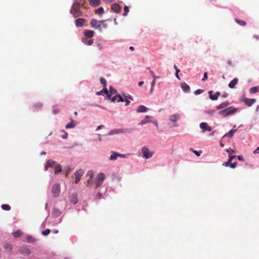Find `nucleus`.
<instances>
[{
  "label": "nucleus",
  "mask_w": 259,
  "mask_h": 259,
  "mask_svg": "<svg viewBox=\"0 0 259 259\" xmlns=\"http://www.w3.org/2000/svg\"><path fill=\"white\" fill-rule=\"evenodd\" d=\"M112 10L116 13H119L121 10V7L118 4L114 3L111 6Z\"/></svg>",
  "instance_id": "16"
},
{
  "label": "nucleus",
  "mask_w": 259,
  "mask_h": 259,
  "mask_svg": "<svg viewBox=\"0 0 259 259\" xmlns=\"http://www.w3.org/2000/svg\"><path fill=\"white\" fill-rule=\"evenodd\" d=\"M181 117V115L180 114H175L173 115H171L169 117V119L170 121L172 122H175L177 120H178Z\"/></svg>",
  "instance_id": "14"
},
{
  "label": "nucleus",
  "mask_w": 259,
  "mask_h": 259,
  "mask_svg": "<svg viewBox=\"0 0 259 259\" xmlns=\"http://www.w3.org/2000/svg\"><path fill=\"white\" fill-rule=\"evenodd\" d=\"M100 82L101 83L103 86V90H104V93L105 95H106L107 97L109 100L111 99V95H109L108 91L107 90V89L106 88V79L103 77H100Z\"/></svg>",
  "instance_id": "6"
},
{
  "label": "nucleus",
  "mask_w": 259,
  "mask_h": 259,
  "mask_svg": "<svg viewBox=\"0 0 259 259\" xmlns=\"http://www.w3.org/2000/svg\"><path fill=\"white\" fill-rule=\"evenodd\" d=\"M52 192L55 197L58 196L60 193V185L58 184L54 185L52 188Z\"/></svg>",
  "instance_id": "7"
},
{
  "label": "nucleus",
  "mask_w": 259,
  "mask_h": 259,
  "mask_svg": "<svg viewBox=\"0 0 259 259\" xmlns=\"http://www.w3.org/2000/svg\"><path fill=\"white\" fill-rule=\"evenodd\" d=\"M112 154L111 155L110 159L111 160H115L117 159L118 157V153H116L115 152H112Z\"/></svg>",
  "instance_id": "32"
},
{
  "label": "nucleus",
  "mask_w": 259,
  "mask_h": 259,
  "mask_svg": "<svg viewBox=\"0 0 259 259\" xmlns=\"http://www.w3.org/2000/svg\"><path fill=\"white\" fill-rule=\"evenodd\" d=\"M104 94H105L104 93V90L103 89V90H102V91H100V92H97V93H96V95H98V96H100V95H103V96H104Z\"/></svg>",
  "instance_id": "52"
},
{
  "label": "nucleus",
  "mask_w": 259,
  "mask_h": 259,
  "mask_svg": "<svg viewBox=\"0 0 259 259\" xmlns=\"http://www.w3.org/2000/svg\"><path fill=\"white\" fill-rule=\"evenodd\" d=\"M203 91H204L202 90L198 89L195 91V94L196 95H199V94L202 93L203 92Z\"/></svg>",
  "instance_id": "49"
},
{
  "label": "nucleus",
  "mask_w": 259,
  "mask_h": 259,
  "mask_svg": "<svg viewBox=\"0 0 259 259\" xmlns=\"http://www.w3.org/2000/svg\"><path fill=\"white\" fill-rule=\"evenodd\" d=\"M42 106V104L40 103H37L33 106V107L36 109H40Z\"/></svg>",
  "instance_id": "45"
},
{
  "label": "nucleus",
  "mask_w": 259,
  "mask_h": 259,
  "mask_svg": "<svg viewBox=\"0 0 259 259\" xmlns=\"http://www.w3.org/2000/svg\"><path fill=\"white\" fill-rule=\"evenodd\" d=\"M26 240L28 242L32 243V242H34L35 241V239L32 236H31L30 235L27 236L26 237Z\"/></svg>",
  "instance_id": "35"
},
{
  "label": "nucleus",
  "mask_w": 259,
  "mask_h": 259,
  "mask_svg": "<svg viewBox=\"0 0 259 259\" xmlns=\"http://www.w3.org/2000/svg\"><path fill=\"white\" fill-rule=\"evenodd\" d=\"M238 79L237 78H234L228 84V87L231 89H233L238 83Z\"/></svg>",
  "instance_id": "20"
},
{
  "label": "nucleus",
  "mask_w": 259,
  "mask_h": 259,
  "mask_svg": "<svg viewBox=\"0 0 259 259\" xmlns=\"http://www.w3.org/2000/svg\"><path fill=\"white\" fill-rule=\"evenodd\" d=\"M141 153L146 159L151 158L153 155V152H150L147 147H143L141 149Z\"/></svg>",
  "instance_id": "4"
},
{
  "label": "nucleus",
  "mask_w": 259,
  "mask_h": 259,
  "mask_svg": "<svg viewBox=\"0 0 259 259\" xmlns=\"http://www.w3.org/2000/svg\"><path fill=\"white\" fill-rule=\"evenodd\" d=\"M62 132L64 133V135L62 136V138L64 139H67L68 137V134L64 131H63Z\"/></svg>",
  "instance_id": "50"
},
{
  "label": "nucleus",
  "mask_w": 259,
  "mask_h": 259,
  "mask_svg": "<svg viewBox=\"0 0 259 259\" xmlns=\"http://www.w3.org/2000/svg\"><path fill=\"white\" fill-rule=\"evenodd\" d=\"M127 131V130H124L122 128L120 129H114L110 131L108 134V135H113L115 134H118L120 133H123L126 132Z\"/></svg>",
  "instance_id": "11"
},
{
  "label": "nucleus",
  "mask_w": 259,
  "mask_h": 259,
  "mask_svg": "<svg viewBox=\"0 0 259 259\" xmlns=\"http://www.w3.org/2000/svg\"><path fill=\"white\" fill-rule=\"evenodd\" d=\"M237 131V129H232L231 130H230L228 133H226L225 135H224V137H233V135L234 134V133Z\"/></svg>",
  "instance_id": "26"
},
{
  "label": "nucleus",
  "mask_w": 259,
  "mask_h": 259,
  "mask_svg": "<svg viewBox=\"0 0 259 259\" xmlns=\"http://www.w3.org/2000/svg\"><path fill=\"white\" fill-rule=\"evenodd\" d=\"M87 183H88V186H92V184H93V182H92V179H90V180H88Z\"/></svg>",
  "instance_id": "58"
},
{
  "label": "nucleus",
  "mask_w": 259,
  "mask_h": 259,
  "mask_svg": "<svg viewBox=\"0 0 259 259\" xmlns=\"http://www.w3.org/2000/svg\"><path fill=\"white\" fill-rule=\"evenodd\" d=\"M226 152H228V153L229 154V155H231L234 153H235V151L234 150H232V149L231 148H229V149H226Z\"/></svg>",
  "instance_id": "46"
},
{
  "label": "nucleus",
  "mask_w": 259,
  "mask_h": 259,
  "mask_svg": "<svg viewBox=\"0 0 259 259\" xmlns=\"http://www.w3.org/2000/svg\"><path fill=\"white\" fill-rule=\"evenodd\" d=\"M83 42L88 45V46H90V45H92L93 44V39H90V40H85V39H83Z\"/></svg>",
  "instance_id": "39"
},
{
  "label": "nucleus",
  "mask_w": 259,
  "mask_h": 259,
  "mask_svg": "<svg viewBox=\"0 0 259 259\" xmlns=\"http://www.w3.org/2000/svg\"><path fill=\"white\" fill-rule=\"evenodd\" d=\"M182 90L186 93H188L190 91L189 86L185 82L182 83L181 84Z\"/></svg>",
  "instance_id": "21"
},
{
  "label": "nucleus",
  "mask_w": 259,
  "mask_h": 259,
  "mask_svg": "<svg viewBox=\"0 0 259 259\" xmlns=\"http://www.w3.org/2000/svg\"><path fill=\"white\" fill-rule=\"evenodd\" d=\"M235 22L238 24L239 25H241L242 26H245L246 25V22L243 20H240L237 19H235Z\"/></svg>",
  "instance_id": "33"
},
{
  "label": "nucleus",
  "mask_w": 259,
  "mask_h": 259,
  "mask_svg": "<svg viewBox=\"0 0 259 259\" xmlns=\"http://www.w3.org/2000/svg\"><path fill=\"white\" fill-rule=\"evenodd\" d=\"M90 25L92 27L98 29L100 31H102L101 21H98L95 19H92L90 21Z\"/></svg>",
  "instance_id": "3"
},
{
  "label": "nucleus",
  "mask_w": 259,
  "mask_h": 259,
  "mask_svg": "<svg viewBox=\"0 0 259 259\" xmlns=\"http://www.w3.org/2000/svg\"><path fill=\"white\" fill-rule=\"evenodd\" d=\"M191 150L197 156H199L200 155V153L199 152L195 151V150H193L192 149H191Z\"/></svg>",
  "instance_id": "53"
},
{
  "label": "nucleus",
  "mask_w": 259,
  "mask_h": 259,
  "mask_svg": "<svg viewBox=\"0 0 259 259\" xmlns=\"http://www.w3.org/2000/svg\"><path fill=\"white\" fill-rule=\"evenodd\" d=\"M20 252L25 255H28L30 254L31 251L29 248L25 247H22L19 249Z\"/></svg>",
  "instance_id": "15"
},
{
  "label": "nucleus",
  "mask_w": 259,
  "mask_h": 259,
  "mask_svg": "<svg viewBox=\"0 0 259 259\" xmlns=\"http://www.w3.org/2000/svg\"><path fill=\"white\" fill-rule=\"evenodd\" d=\"M97 46H98V48L99 49V50H101L103 49V47L102 46V45L101 44H98Z\"/></svg>",
  "instance_id": "59"
},
{
  "label": "nucleus",
  "mask_w": 259,
  "mask_h": 259,
  "mask_svg": "<svg viewBox=\"0 0 259 259\" xmlns=\"http://www.w3.org/2000/svg\"><path fill=\"white\" fill-rule=\"evenodd\" d=\"M150 72L151 74L153 79L156 80V79L159 78V76L155 75V74L154 73V72L150 70Z\"/></svg>",
  "instance_id": "44"
},
{
  "label": "nucleus",
  "mask_w": 259,
  "mask_h": 259,
  "mask_svg": "<svg viewBox=\"0 0 259 259\" xmlns=\"http://www.w3.org/2000/svg\"><path fill=\"white\" fill-rule=\"evenodd\" d=\"M52 213L55 217H58L61 214L60 210L57 208H53L52 210Z\"/></svg>",
  "instance_id": "24"
},
{
  "label": "nucleus",
  "mask_w": 259,
  "mask_h": 259,
  "mask_svg": "<svg viewBox=\"0 0 259 259\" xmlns=\"http://www.w3.org/2000/svg\"><path fill=\"white\" fill-rule=\"evenodd\" d=\"M213 92L212 91H209L208 94H209V98L211 100H217L218 99V97L220 96L221 93L220 92H217L214 95H212Z\"/></svg>",
  "instance_id": "13"
},
{
  "label": "nucleus",
  "mask_w": 259,
  "mask_h": 259,
  "mask_svg": "<svg viewBox=\"0 0 259 259\" xmlns=\"http://www.w3.org/2000/svg\"><path fill=\"white\" fill-rule=\"evenodd\" d=\"M70 201L74 204H76L78 200L75 194H72L70 196Z\"/></svg>",
  "instance_id": "27"
},
{
  "label": "nucleus",
  "mask_w": 259,
  "mask_h": 259,
  "mask_svg": "<svg viewBox=\"0 0 259 259\" xmlns=\"http://www.w3.org/2000/svg\"><path fill=\"white\" fill-rule=\"evenodd\" d=\"M118 157H122V158H124L126 157V156L124 154H119L118 153Z\"/></svg>",
  "instance_id": "62"
},
{
  "label": "nucleus",
  "mask_w": 259,
  "mask_h": 259,
  "mask_svg": "<svg viewBox=\"0 0 259 259\" xmlns=\"http://www.w3.org/2000/svg\"><path fill=\"white\" fill-rule=\"evenodd\" d=\"M238 110V109L233 107L231 106L229 107H228L223 110H221L219 112V114L224 116L226 117L232 114H234L236 113Z\"/></svg>",
  "instance_id": "2"
},
{
  "label": "nucleus",
  "mask_w": 259,
  "mask_h": 259,
  "mask_svg": "<svg viewBox=\"0 0 259 259\" xmlns=\"http://www.w3.org/2000/svg\"><path fill=\"white\" fill-rule=\"evenodd\" d=\"M199 126L202 133H205L206 131L210 132L212 130L211 126H209L206 122H201Z\"/></svg>",
  "instance_id": "8"
},
{
  "label": "nucleus",
  "mask_w": 259,
  "mask_h": 259,
  "mask_svg": "<svg viewBox=\"0 0 259 259\" xmlns=\"http://www.w3.org/2000/svg\"><path fill=\"white\" fill-rule=\"evenodd\" d=\"M109 95H111V96L113 95L114 94L116 93V90H115L112 86H110L109 87Z\"/></svg>",
  "instance_id": "38"
},
{
  "label": "nucleus",
  "mask_w": 259,
  "mask_h": 259,
  "mask_svg": "<svg viewBox=\"0 0 259 259\" xmlns=\"http://www.w3.org/2000/svg\"><path fill=\"white\" fill-rule=\"evenodd\" d=\"M230 163H231V162H230L228 160L227 162H224L223 164V165H224L225 166H230Z\"/></svg>",
  "instance_id": "54"
},
{
  "label": "nucleus",
  "mask_w": 259,
  "mask_h": 259,
  "mask_svg": "<svg viewBox=\"0 0 259 259\" xmlns=\"http://www.w3.org/2000/svg\"><path fill=\"white\" fill-rule=\"evenodd\" d=\"M55 174H58L59 172H61L62 170L61 167L59 164H57V165L55 167Z\"/></svg>",
  "instance_id": "37"
},
{
  "label": "nucleus",
  "mask_w": 259,
  "mask_h": 259,
  "mask_svg": "<svg viewBox=\"0 0 259 259\" xmlns=\"http://www.w3.org/2000/svg\"><path fill=\"white\" fill-rule=\"evenodd\" d=\"M236 165H237V162H234V163L231 162L230 167L232 168H235L236 166Z\"/></svg>",
  "instance_id": "51"
},
{
  "label": "nucleus",
  "mask_w": 259,
  "mask_h": 259,
  "mask_svg": "<svg viewBox=\"0 0 259 259\" xmlns=\"http://www.w3.org/2000/svg\"><path fill=\"white\" fill-rule=\"evenodd\" d=\"M104 13V10L103 7H100L98 9L96 10L95 13L96 14L101 15Z\"/></svg>",
  "instance_id": "34"
},
{
  "label": "nucleus",
  "mask_w": 259,
  "mask_h": 259,
  "mask_svg": "<svg viewBox=\"0 0 259 259\" xmlns=\"http://www.w3.org/2000/svg\"><path fill=\"white\" fill-rule=\"evenodd\" d=\"M89 4L92 7H97L101 4L100 0H89Z\"/></svg>",
  "instance_id": "18"
},
{
  "label": "nucleus",
  "mask_w": 259,
  "mask_h": 259,
  "mask_svg": "<svg viewBox=\"0 0 259 259\" xmlns=\"http://www.w3.org/2000/svg\"><path fill=\"white\" fill-rule=\"evenodd\" d=\"M253 154H259V147H257L254 151H253Z\"/></svg>",
  "instance_id": "56"
},
{
  "label": "nucleus",
  "mask_w": 259,
  "mask_h": 259,
  "mask_svg": "<svg viewBox=\"0 0 259 259\" xmlns=\"http://www.w3.org/2000/svg\"><path fill=\"white\" fill-rule=\"evenodd\" d=\"M118 100L117 97L115 95L112 99H111V102H114Z\"/></svg>",
  "instance_id": "55"
},
{
  "label": "nucleus",
  "mask_w": 259,
  "mask_h": 259,
  "mask_svg": "<svg viewBox=\"0 0 259 259\" xmlns=\"http://www.w3.org/2000/svg\"><path fill=\"white\" fill-rule=\"evenodd\" d=\"M4 248L8 251H11L13 247L11 244L6 243L4 244Z\"/></svg>",
  "instance_id": "31"
},
{
  "label": "nucleus",
  "mask_w": 259,
  "mask_h": 259,
  "mask_svg": "<svg viewBox=\"0 0 259 259\" xmlns=\"http://www.w3.org/2000/svg\"><path fill=\"white\" fill-rule=\"evenodd\" d=\"M155 80H156L153 79V81H152V83H151V87H152V88H154V85H155Z\"/></svg>",
  "instance_id": "63"
},
{
  "label": "nucleus",
  "mask_w": 259,
  "mask_h": 259,
  "mask_svg": "<svg viewBox=\"0 0 259 259\" xmlns=\"http://www.w3.org/2000/svg\"><path fill=\"white\" fill-rule=\"evenodd\" d=\"M148 109L143 105L139 106L137 109V112L138 113L146 112L148 111Z\"/></svg>",
  "instance_id": "22"
},
{
  "label": "nucleus",
  "mask_w": 259,
  "mask_h": 259,
  "mask_svg": "<svg viewBox=\"0 0 259 259\" xmlns=\"http://www.w3.org/2000/svg\"><path fill=\"white\" fill-rule=\"evenodd\" d=\"M124 101L125 102V106H128L131 103L130 101L127 99H125Z\"/></svg>",
  "instance_id": "61"
},
{
  "label": "nucleus",
  "mask_w": 259,
  "mask_h": 259,
  "mask_svg": "<svg viewBox=\"0 0 259 259\" xmlns=\"http://www.w3.org/2000/svg\"><path fill=\"white\" fill-rule=\"evenodd\" d=\"M116 97H117L118 100H117V102H124V100L123 99V97L119 95H116Z\"/></svg>",
  "instance_id": "42"
},
{
  "label": "nucleus",
  "mask_w": 259,
  "mask_h": 259,
  "mask_svg": "<svg viewBox=\"0 0 259 259\" xmlns=\"http://www.w3.org/2000/svg\"><path fill=\"white\" fill-rule=\"evenodd\" d=\"M22 232L21 230H18L17 231L14 232L13 233V235L14 237L18 238L20 237L22 235Z\"/></svg>",
  "instance_id": "29"
},
{
  "label": "nucleus",
  "mask_w": 259,
  "mask_h": 259,
  "mask_svg": "<svg viewBox=\"0 0 259 259\" xmlns=\"http://www.w3.org/2000/svg\"><path fill=\"white\" fill-rule=\"evenodd\" d=\"M51 231L50 229H47L46 230L43 231L42 232H41V234L42 235H43L44 236H47L50 233Z\"/></svg>",
  "instance_id": "41"
},
{
  "label": "nucleus",
  "mask_w": 259,
  "mask_h": 259,
  "mask_svg": "<svg viewBox=\"0 0 259 259\" xmlns=\"http://www.w3.org/2000/svg\"><path fill=\"white\" fill-rule=\"evenodd\" d=\"M105 179V175L104 174H103L102 172L99 174V175H98L97 177L96 178L95 181V183L97 187H100L102 185Z\"/></svg>",
  "instance_id": "5"
},
{
  "label": "nucleus",
  "mask_w": 259,
  "mask_h": 259,
  "mask_svg": "<svg viewBox=\"0 0 259 259\" xmlns=\"http://www.w3.org/2000/svg\"><path fill=\"white\" fill-rule=\"evenodd\" d=\"M152 118V117L148 116V115L146 116L145 118L142 120V121L140 122V124L141 125H144V124H146L147 123L149 122L150 121L147 119V118Z\"/></svg>",
  "instance_id": "30"
},
{
  "label": "nucleus",
  "mask_w": 259,
  "mask_h": 259,
  "mask_svg": "<svg viewBox=\"0 0 259 259\" xmlns=\"http://www.w3.org/2000/svg\"><path fill=\"white\" fill-rule=\"evenodd\" d=\"M105 20H101V27L102 28H103L104 29H106L108 27V25L107 23H105Z\"/></svg>",
  "instance_id": "40"
},
{
  "label": "nucleus",
  "mask_w": 259,
  "mask_h": 259,
  "mask_svg": "<svg viewBox=\"0 0 259 259\" xmlns=\"http://www.w3.org/2000/svg\"><path fill=\"white\" fill-rule=\"evenodd\" d=\"M85 4L84 0H76L74 2L71 10V13L74 17L82 16V12L80 11V7H84Z\"/></svg>",
  "instance_id": "1"
},
{
  "label": "nucleus",
  "mask_w": 259,
  "mask_h": 259,
  "mask_svg": "<svg viewBox=\"0 0 259 259\" xmlns=\"http://www.w3.org/2000/svg\"><path fill=\"white\" fill-rule=\"evenodd\" d=\"M257 92H259V86L252 87L249 90L250 94H255Z\"/></svg>",
  "instance_id": "28"
},
{
  "label": "nucleus",
  "mask_w": 259,
  "mask_h": 259,
  "mask_svg": "<svg viewBox=\"0 0 259 259\" xmlns=\"http://www.w3.org/2000/svg\"><path fill=\"white\" fill-rule=\"evenodd\" d=\"M240 101L244 102L246 105L250 107L255 102L256 100L255 99L243 98Z\"/></svg>",
  "instance_id": "10"
},
{
  "label": "nucleus",
  "mask_w": 259,
  "mask_h": 259,
  "mask_svg": "<svg viewBox=\"0 0 259 259\" xmlns=\"http://www.w3.org/2000/svg\"><path fill=\"white\" fill-rule=\"evenodd\" d=\"M85 21L84 19L78 18L76 20L75 25L77 27H82L84 25Z\"/></svg>",
  "instance_id": "17"
},
{
  "label": "nucleus",
  "mask_w": 259,
  "mask_h": 259,
  "mask_svg": "<svg viewBox=\"0 0 259 259\" xmlns=\"http://www.w3.org/2000/svg\"><path fill=\"white\" fill-rule=\"evenodd\" d=\"M87 176L90 177V179H92L93 178V174L92 171H89L87 173Z\"/></svg>",
  "instance_id": "47"
},
{
  "label": "nucleus",
  "mask_w": 259,
  "mask_h": 259,
  "mask_svg": "<svg viewBox=\"0 0 259 259\" xmlns=\"http://www.w3.org/2000/svg\"><path fill=\"white\" fill-rule=\"evenodd\" d=\"M236 157H237L239 160H243V157L242 156H236Z\"/></svg>",
  "instance_id": "60"
},
{
  "label": "nucleus",
  "mask_w": 259,
  "mask_h": 259,
  "mask_svg": "<svg viewBox=\"0 0 259 259\" xmlns=\"http://www.w3.org/2000/svg\"><path fill=\"white\" fill-rule=\"evenodd\" d=\"M84 35L88 37L92 38L94 35V31L90 30H85Z\"/></svg>",
  "instance_id": "19"
},
{
  "label": "nucleus",
  "mask_w": 259,
  "mask_h": 259,
  "mask_svg": "<svg viewBox=\"0 0 259 259\" xmlns=\"http://www.w3.org/2000/svg\"><path fill=\"white\" fill-rule=\"evenodd\" d=\"M143 83H144V81H140V82L138 83V85H139V87H141V86H142V85L143 84Z\"/></svg>",
  "instance_id": "64"
},
{
  "label": "nucleus",
  "mask_w": 259,
  "mask_h": 259,
  "mask_svg": "<svg viewBox=\"0 0 259 259\" xmlns=\"http://www.w3.org/2000/svg\"><path fill=\"white\" fill-rule=\"evenodd\" d=\"M229 104H230V103L228 101H226L225 102H223L220 105L217 106V109L218 110H220V109L225 108L226 107H227L228 106H229Z\"/></svg>",
  "instance_id": "23"
},
{
  "label": "nucleus",
  "mask_w": 259,
  "mask_h": 259,
  "mask_svg": "<svg viewBox=\"0 0 259 259\" xmlns=\"http://www.w3.org/2000/svg\"><path fill=\"white\" fill-rule=\"evenodd\" d=\"M2 209L5 210H10L11 209V206L8 204H3L1 206Z\"/></svg>",
  "instance_id": "36"
},
{
  "label": "nucleus",
  "mask_w": 259,
  "mask_h": 259,
  "mask_svg": "<svg viewBox=\"0 0 259 259\" xmlns=\"http://www.w3.org/2000/svg\"><path fill=\"white\" fill-rule=\"evenodd\" d=\"M76 125V123H75V122L74 121H73L72 119H71V121L67 123L66 126H65V128L66 129H68V128H72L73 127H75V126Z\"/></svg>",
  "instance_id": "25"
},
{
  "label": "nucleus",
  "mask_w": 259,
  "mask_h": 259,
  "mask_svg": "<svg viewBox=\"0 0 259 259\" xmlns=\"http://www.w3.org/2000/svg\"><path fill=\"white\" fill-rule=\"evenodd\" d=\"M83 173L84 172L82 169H78L75 171L74 174L75 177V184H77L79 182Z\"/></svg>",
  "instance_id": "9"
},
{
  "label": "nucleus",
  "mask_w": 259,
  "mask_h": 259,
  "mask_svg": "<svg viewBox=\"0 0 259 259\" xmlns=\"http://www.w3.org/2000/svg\"><path fill=\"white\" fill-rule=\"evenodd\" d=\"M124 13L123 14L124 16H126L128 12H129V8L127 6H125L124 7Z\"/></svg>",
  "instance_id": "43"
},
{
  "label": "nucleus",
  "mask_w": 259,
  "mask_h": 259,
  "mask_svg": "<svg viewBox=\"0 0 259 259\" xmlns=\"http://www.w3.org/2000/svg\"><path fill=\"white\" fill-rule=\"evenodd\" d=\"M208 78L207 73L205 72L203 75V77L202 79V81H204Z\"/></svg>",
  "instance_id": "48"
},
{
  "label": "nucleus",
  "mask_w": 259,
  "mask_h": 259,
  "mask_svg": "<svg viewBox=\"0 0 259 259\" xmlns=\"http://www.w3.org/2000/svg\"><path fill=\"white\" fill-rule=\"evenodd\" d=\"M236 157V156H230L229 155V159H228V161L231 162V161L233 160V159Z\"/></svg>",
  "instance_id": "57"
},
{
  "label": "nucleus",
  "mask_w": 259,
  "mask_h": 259,
  "mask_svg": "<svg viewBox=\"0 0 259 259\" xmlns=\"http://www.w3.org/2000/svg\"><path fill=\"white\" fill-rule=\"evenodd\" d=\"M57 164H58L55 161H54L53 160H49L48 161V162L47 163V165L45 166V170H46L47 169L48 167L55 168V167L57 165Z\"/></svg>",
  "instance_id": "12"
}]
</instances>
